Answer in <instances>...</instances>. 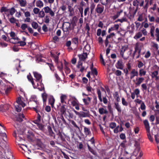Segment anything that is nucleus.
<instances>
[{
  "instance_id": "obj_3",
  "label": "nucleus",
  "mask_w": 159,
  "mask_h": 159,
  "mask_svg": "<svg viewBox=\"0 0 159 159\" xmlns=\"http://www.w3.org/2000/svg\"><path fill=\"white\" fill-rule=\"evenodd\" d=\"M14 105L16 110L17 112H20L21 110V107H24L25 106V104L21 99L20 97H18L16 102L14 103Z\"/></svg>"
},
{
  "instance_id": "obj_28",
  "label": "nucleus",
  "mask_w": 159,
  "mask_h": 159,
  "mask_svg": "<svg viewBox=\"0 0 159 159\" xmlns=\"http://www.w3.org/2000/svg\"><path fill=\"white\" fill-rule=\"evenodd\" d=\"M114 97L116 99V100L117 102H119L120 101V99L119 98V96L118 94V93L117 92H116L114 94Z\"/></svg>"
},
{
  "instance_id": "obj_21",
  "label": "nucleus",
  "mask_w": 159,
  "mask_h": 159,
  "mask_svg": "<svg viewBox=\"0 0 159 159\" xmlns=\"http://www.w3.org/2000/svg\"><path fill=\"white\" fill-rule=\"evenodd\" d=\"M158 71L157 70L154 71L152 73V78H155L156 80H157L158 79Z\"/></svg>"
},
{
  "instance_id": "obj_52",
  "label": "nucleus",
  "mask_w": 159,
  "mask_h": 159,
  "mask_svg": "<svg viewBox=\"0 0 159 159\" xmlns=\"http://www.w3.org/2000/svg\"><path fill=\"white\" fill-rule=\"evenodd\" d=\"M133 93L136 95L137 98H138V95L140 93V91L139 89H137L134 90V92Z\"/></svg>"
},
{
  "instance_id": "obj_8",
  "label": "nucleus",
  "mask_w": 159,
  "mask_h": 159,
  "mask_svg": "<svg viewBox=\"0 0 159 159\" xmlns=\"http://www.w3.org/2000/svg\"><path fill=\"white\" fill-rule=\"evenodd\" d=\"M104 10V6L102 4H98L96 7L95 11L98 13L101 14L103 12Z\"/></svg>"
},
{
  "instance_id": "obj_11",
  "label": "nucleus",
  "mask_w": 159,
  "mask_h": 159,
  "mask_svg": "<svg viewBox=\"0 0 159 159\" xmlns=\"http://www.w3.org/2000/svg\"><path fill=\"white\" fill-rule=\"evenodd\" d=\"M143 123L145 126L147 132H149L150 131V126L148 120L147 119L143 121Z\"/></svg>"
},
{
  "instance_id": "obj_56",
  "label": "nucleus",
  "mask_w": 159,
  "mask_h": 159,
  "mask_svg": "<svg viewBox=\"0 0 159 159\" xmlns=\"http://www.w3.org/2000/svg\"><path fill=\"white\" fill-rule=\"evenodd\" d=\"M17 43L20 44V46H24L26 44V43L25 42L22 41H18Z\"/></svg>"
},
{
  "instance_id": "obj_45",
  "label": "nucleus",
  "mask_w": 159,
  "mask_h": 159,
  "mask_svg": "<svg viewBox=\"0 0 159 159\" xmlns=\"http://www.w3.org/2000/svg\"><path fill=\"white\" fill-rule=\"evenodd\" d=\"M134 50H135V51H137L138 52L139 51H140V52H141V49L139 48V44L138 43H136L135 45V46L134 47Z\"/></svg>"
},
{
  "instance_id": "obj_47",
  "label": "nucleus",
  "mask_w": 159,
  "mask_h": 159,
  "mask_svg": "<svg viewBox=\"0 0 159 159\" xmlns=\"http://www.w3.org/2000/svg\"><path fill=\"white\" fill-rule=\"evenodd\" d=\"M49 16H46L44 18V22L46 23H48L49 22Z\"/></svg>"
},
{
  "instance_id": "obj_17",
  "label": "nucleus",
  "mask_w": 159,
  "mask_h": 159,
  "mask_svg": "<svg viewBox=\"0 0 159 159\" xmlns=\"http://www.w3.org/2000/svg\"><path fill=\"white\" fill-rule=\"evenodd\" d=\"M130 74V78L131 79H132L135 76L138 75V72L137 71H136L134 69L132 70Z\"/></svg>"
},
{
  "instance_id": "obj_58",
  "label": "nucleus",
  "mask_w": 159,
  "mask_h": 159,
  "mask_svg": "<svg viewBox=\"0 0 159 159\" xmlns=\"http://www.w3.org/2000/svg\"><path fill=\"white\" fill-rule=\"evenodd\" d=\"M39 9L38 8L35 7L33 9V12L35 14H37L39 13Z\"/></svg>"
},
{
  "instance_id": "obj_27",
  "label": "nucleus",
  "mask_w": 159,
  "mask_h": 159,
  "mask_svg": "<svg viewBox=\"0 0 159 159\" xmlns=\"http://www.w3.org/2000/svg\"><path fill=\"white\" fill-rule=\"evenodd\" d=\"M73 100L71 102V104L73 106H75L76 105H77L78 101L75 97H73L72 98Z\"/></svg>"
},
{
  "instance_id": "obj_40",
  "label": "nucleus",
  "mask_w": 159,
  "mask_h": 159,
  "mask_svg": "<svg viewBox=\"0 0 159 159\" xmlns=\"http://www.w3.org/2000/svg\"><path fill=\"white\" fill-rule=\"evenodd\" d=\"M125 49H124L123 50L121 51L120 52V54L122 56V57L125 60H126L128 58V57H125L124 56V54L125 52Z\"/></svg>"
},
{
  "instance_id": "obj_35",
  "label": "nucleus",
  "mask_w": 159,
  "mask_h": 159,
  "mask_svg": "<svg viewBox=\"0 0 159 159\" xmlns=\"http://www.w3.org/2000/svg\"><path fill=\"white\" fill-rule=\"evenodd\" d=\"M27 77L28 80L31 83L32 85L34 86V81L31 76L30 75H28L27 76Z\"/></svg>"
},
{
  "instance_id": "obj_34",
  "label": "nucleus",
  "mask_w": 159,
  "mask_h": 159,
  "mask_svg": "<svg viewBox=\"0 0 159 159\" xmlns=\"http://www.w3.org/2000/svg\"><path fill=\"white\" fill-rule=\"evenodd\" d=\"M45 15V12L43 10H42L39 11V17L40 18H43Z\"/></svg>"
},
{
  "instance_id": "obj_43",
  "label": "nucleus",
  "mask_w": 159,
  "mask_h": 159,
  "mask_svg": "<svg viewBox=\"0 0 159 159\" xmlns=\"http://www.w3.org/2000/svg\"><path fill=\"white\" fill-rule=\"evenodd\" d=\"M37 85H40L41 86V87H39V86L38 87V89H39V90L40 91H42L43 89H44V87L43 84L41 83L40 82H39V83H37Z\"/></svg>"
},
{
  "instance_id": "obj_7",
  "label": "nucleus",
  "mask_w": 159,
  "mask_h": 159,
  "mask_svg": "<svg viewBox=\"0 0 159 159\" xmlns=\"http://www.w3.org/2000/svg\"><path fill=\"white\" fill-rule=\"evenodd\" d=\"M43 9L44 10V12L46 13H49V15L52 17H53L54 16V12L55 11H53L48 6H47L44 7L43 8Z\"/></svg>"
},
{
  "instance_id": "obj_64",
  "label": "nucleus",
  "mask_w": 159,
  "mask_h": 159,
  "mask_svg": "<svg viewBox=\"0 0 159 159\" xmlns=\"http://www.w3.org/2000/svg\"><path fill=\"white\" fill-rule=\"evenodd\" d=\"M151 55V53L149 51H148L146 53L144 57L146 58H148Z\"/></svg>"
},
{
  "instance_id": "obj_4",
  "label": "nucleus",
  "mask_w": 159,
  "mask_h": 159,
  "mask_svg": "<svg viewBox=\"0 0 159 159\" xmlns=\"http://www.w3.org/2000/svg\"><path fill=\"white\" fill-rule=\"evenodd\" d=\"M73 111L80 119L89 116V111H88V112H84L83 111L78 112L74 109H73Z\"/></svg>"
},
{
  "instance_id": "obj_46",
  "label": "nucleus",
  "mask_w": 159,
  "mask_h": 159,
  "mask_svg": "<svg viewBox=\"0 0 159 159\" xmlns=\"http://www.w3.org/2000/svg\"><path fill=\"white\" fill-rule=\"evenodd\" d=\"M91 74L93 75H98V72L96 69L95 68H94V69H92L91 70Z\"/></svg>"
},
{
  "instance_id": "obj_25",
  "label": "nucleus",
  "mask_w": 159,
  "mask_h": 159,
  "mask_svg": "<svg viewBox=\"0 0 159 159\" xmlns=\"http://www.w3.org/2000/svg\"><path fill=\"white\" fill-rule=\"evenodd\" d=\"M84 131L85 134L86 136H87L91 134V132L90 130V129L86 127H84Z\"/></svg>"
},
{
  "instance_id": "obj_50",
  "label": "nucleus",
  "mask_w": 159,
  "mask_h": 159,
  "mask_svg": "<svg viewBox=\"0 0 159 159\" xmlns=\"http://www.w3.org/2000/svg\"><path fill=\"white\" fill-rule=\"evenodd\" d=\"M138 4L141 7L143 6L144 4V0H137Z\"/></svg>"
},
{
  "instance_id": "obj_55",
  "label": "nucleus",
  "mask_w": 159,
  "mask_h": 159,
  "mask_svg": "<svg viewBox=\"0 0 159 159\" xmlns=\"http://www.w3.org/2000/svg\"><path fill=\"white\" fill-rule=\"evenodd\" d=\"M116 126V124L115 122L111 123L110 124L109 126L110 128L113 129L115 128Z\"/></svg>"
},
{
  "instance_id": "obj_48",
  "label": "nucleus",
  "mask_w": 159,
  "mask_h": 159,
  "mask_svg": "<svg viewBox=\"0 0 159 159\" xmlns=\"http://www.w3.org/2000/svg\"><path fill=\"white\" fill-rule=\"evenodd\" d=\"M147 135L148 137V138L150 140V141L151 142H153V139L150 133V131L149 132H147Z\"/></svg>"
},
{
  "instance_id": "obj_33",
  "label": "nucleus",
  "mask_w": 159,
  "mask_h": 159,
  "mask_svg": "<svg viewBox=\"0 0 159 159\" xmlns=\"http://www.w3.org/2000/svg\"><path fill=\"white\" fill-rule=\"evenodd\" d=\"M146 73V71L144 70L143 69H140L139 70V75L140 76H144Z\"/></svg>"
},
{
  "instance_id": "obj_12",
  "label": "nucleus",
  "mask_w": 159,
  "mask_h": 159,
  "mask_svg": "<svg viewBox=\"0 0 159 159\" xmlns=\"http://www.w3.org/2000/svg\"><path fill=\"white\" fill-rule=\"evenodd\" d=\"M33 73L37 81H40L41 80H42V76L40 74L35 71L33 72Z\"/></svg>"
},
{
  "instance_id": "obj_53",
  "label": "nucleus",
  "mask_w": 159,
  "mask_h": 159,
  "mask_svg": "<svg viewBox=\"0 0 159 159\" xmlns=\"http://www.w3.org/2000/svg\"><path fill=\"white\" fill-rule=\"evenodd\" d=\"M133 5L135 7H136V9L137 10L138 8L139 5L138 4V2L137 0H134L133 2Z\"/></svg>"
},
{
  "instance_id": "obj_24",
  "label": "nucleus",
  "mask_w": 159,
  "mask_h": 159,
  "mask_svg": "<svg viewBox=\"0 0 159 159\" xmlns=\"http://www.w3.org/2000/svg\"><path fill=\"white\" fill-rule=\"evenodd\" d=\"M55 100L53 96H50L49 99V101L50 104L53 107L55 102Z\"/></svg>"
},
{
  "instance_id": "obj_61",
  "label": "nucleus",
  "mask_w": 159,
  "mask_h": 159,
  "mask_svg": "<svg viewBox=\"0 0 159 159\" xmlns=\"http://www.w3.org/2000/svg\"><path fill=\"white\" fill-rule=\"evenodd\" d=\"M9 20L11 23H16V20L14 17H12L9 19Z\"/></svg>"
},
{
  "instance_id": "obj_18",
  "label": "nucleus",
  "mask_w": 159,
  "mask_h": 159,
  "mask_svg": "<svg viewBox=\"0 0 159 159\" xmlns=\"http://www.w3.org/2000/svg\"><path fill=\"white\" fill-rule=\"evenodd\" d=\"M114 107L117 110L119 113H120L121 112V106L118 102H115L114 103Z\"/></svg>"
},
{
  "instance_id": "obj_15",
  "label": "nucleus",
  "mask_w": 159,
  "mask_h": 159,
  "mask_svg": "<svg viewBox=\"0 0 159 159\" xmlns=\"http://www.w3.org/2000/svg\"><path fill=\"white\" fill-rule=\"evenodd\" d=\"M116 66L118 69L123 70V65L121 61H118L116 65Z\"/></svg>"
},
{
  "instance_id": "obj_2",
  "label": "nucleus",
  "mask_w": 159,
  "mask_h": 159,
  "mask_svg": "<svg viewBox=\"0 0 159 159\" xmlns=\"http://www.w3.org/2000/svg\"><path fill=\"white\" fill-rule=\"evenodd\" d=\"M150 33L151 36L152 37H154L155 36L156 37V41L159 42V29L157 28L155 29L153 25L150 26Z\"/></svg>"
},
{
  "instance_id": "obj_39",
  "label": "nucleus",
  "mask_w": 159,
  "mask_h": 159,
  "mask_svg": "<svg viewBox=\"0 0 159 159\" xmlns=\"http://www.w3.org/2000/svg\"><path fill=\"white\" fill-rule=\"evenodd\" d=\"M101 2L103 5L106 6L110 2V0H101Z\"/></svg>"
},
{
  "instance_id": "obj_62",
  "label": "nucleus",
  "mask_w": 159,
  "mask_h": 159,
  "mask_svg": "<svg viewBox=\"0 0 159 159\" xmlns=\"http://www.w3.org/2000/svg\"><path fill=\"white\" fill-rule=\"evenodd\" d=\"M42 29L45 32L47 31L48 30L47 27L45 24H44L43 26Z\"/></svg>"
},
{
  "instance_id": "obj_14",
  "label": "nucleus",
  "mask_w": 159,
  "mask_h": 159,
  "mask_svg": "<svg viewBox=\"0 0 159 159\" xmlns=\"http://www.w3.org/2000/svg\"><path fill=\"white\" fill-rule=\"evenodd\" d=\"M91 98L89 97L84 98L83 99V101L85 105L88 106L91 102Z\"/></svg>"
},
{
  "instance_id": "obj_38",
  "label": "nucleus",
  "mask_w": 159,
  "mask_h": 159,
  "mask_svg": "<svg viewBox=\"0 0 159 159\" xmlns=\"http://www.w3.org/2000/svg\"><path fill=\"white\" fill-rule=\"evenodd\" d=\"M31 25L32 27L35 29H37L38 27V23L34 21H33Z\"/></svg>"
},
{
  "instance_id": "obj_20",
  "label": "nucleus",
  "mask_w": 159,
  "mask_h": 159,
  "mask_svg": "<svg viewBox=\"0 0 159 159\" xmlns=\"http://www.w3.org/2000/svg\"><path fill=\"white\" fill-rule=\"evenodd\" d=\"M144 79L143 77H140L137 78L136 79L137 82L135 83V84L137 85H139L144 81Z\"/></svg>"
},
{
  "instance_id": "obj_29",
  "label": "nucleus",
  "mask_w": 159,
  "mask_h": 159,
  "mask_svg": "<svg viewBox=\"0 0 159 159\" xmlns=\"http://www.w3.org/2000/svg\"><path fill=\"white\" fill-rule=\"evenodd\" d=\"M151 43L152 47L156 50H157L159 48L158 44L154 42H152Z\"/></svg>"
},
{
  "instance_id": "obj_5",
  "label": "nucleus",
  "mask_w": 159,
  "mask_h": 159,
  "mask_svg": "<svg viewBox=\"0 0 159 159\" xmlns=\"http://www.w3.org/2000/svg\"><path fill=\"white\" fill-rule=\"evenodd\" d=\"M63 30L64 33L68 34L71 30L70 24L68 22H64L63 25Z\"/></svg>"
},
{
  "instance_id": "obj_30",
  "label": "nucleus",
  "mask_w": 159,
  "mask_h": 159,
  "mask_svg": "<svg viewBox=\"0 0 159 159\" xmlns=\"http://www.w3.org/2000/svg\"><path fill=\"white\" fill-rule=\"evenodd\" d=\"M47 96V94L45 93H43L42 94V97L43 98V100L44 103L46 102Z\"/></svg>"
},
{
  "instance_id": "obj_31",
  "label": "nucleus",
  "mask_w": 159,
  "mask_h": 159,
  "mask_svg": "<svg viewBox=\"0 0 159 159\" xmlns=\"http://www.w3.org/2000/svg\"><path fill=\"white\" fill-rule=\"evenodd\" d=\"M95 7V4L94 3H92L90 6V13L92 14Z\"/></svg>"
},
{
  "instance_id": "obj_23",
  "label": "nucleus",
  "mask_w": 159,
  "mask_h": 159,
  "mask_svg": "<svg viewBox=\"0 0 159 159\" xmlns=\"http://www.w3.org/2000/svg\"><path fill=\"white\" fill-rule=\"evenodd\" d=\"M57 64V67L59 70L61 72H63V66L62 63L61 62H58Z\"/></svg>"
},
{
  "instance_id": "obj_41",
  "label": "nucleus",
  "mask_w": 159,
  "mask_h": 159,
  "mask_svg": "<svg viewBox=\"0 0 159 159\" xmlns=\"http://www.w3.org/2000/svg\"><path fill=\"white\" fill-rule=\"evenodd\" d=\"M16 11V10L14 7H12L9 10L10 14L11 15H13Z\"/></svg>"
},
{
  "instance_id": "obj_37",
  "label": "nucleus",
  "mask_w": 159,
  "mask_h": 159,
  "mask_svg": "<svg viewBox=\"0 0 159 159\" xmlns=\"http://www.w3.org/2000/svg\"><path fill=\"white\" fill-rule=\"evenodd\" d=\"M121 101L122 104L125 106H127L128 103V102L126 101L125 99L124 98H122L121 99Z\"/></svg>"
},
{
  "instance_id": "obj_60",
  "label": "nucleus",
  "mask_w": 159,
  "mask_h": 159,
  "mask_svg": "<svg viewBox=\"0 0 159 159\" xmlns=\"http://www.w3.org/2000/svg\"><path fill=\"white\" fill-rule=\"evenodd\" d=\"M121 71L120 70H117L115 72V75L117 76H120L121 75Z\"/></svg>"
},
{
  "instance_id": "obj_51",
  "label": "nucleus",
  "mask_w": 159,
  "mask_h": 159,
  "mask_svg": "<svg viewBox=\"0 0 159 159\" xmlns=\"http://www.w3.org/2000/svg\"><path fill=\"white\" fill-rule=\"evenodd\" d=\"M8 11H9V10L6 7H2L1 8V12H8Z\"/></svg>"
},
{
  "instance_id": "obj_59",
  "label": "nucleus",
  "mask_w": 159,
  "mask_h": 159,
  "mask_svg": "<svg viewBox=\"0 0 159 159\" xmlns=\"http://www.w3.org/2000/svg\"><path fill=\"white\" fill-rule=\"evenodd\" d=\"M71 124L75 127L77 128L78 129H80L79 127L76 125V123L73 120H72L71 121Z\"/></svg>"
},
{
  "instance_id": "obj_16",
  "label": "nucleus",
  "mask_w": 159,
  "mask_h": 159,
  "mask_svg": "<svg viewBox=\"0 0 159 159\" xmlns=\"http://www.w3.org/2000/svg\"><path fill=\"white\" fill-rule=\"evenodd\" d=\"M60 98L61 103H65V104L66 103V102L65 101L67 98V96L66 95L61 94Z\"/></svg>"
},
{
  "instance_id": "obj_32",
  "label": "nucleus",
  "mask_w": 159,
  "mask_h": 159,
  "mask_svg": "<svg viewBox=\"0 0 159 159\" xmlns=\"http://www.w3.org/2000/svg\"><path fill=\"white\" fill-rule=\"evenodd\" d=\"M142 36V33L141 32H139L137 33L134 37V38L136 39H138L141 37Z\"/></svg>"
},
{
  "instance_id": "obj_1",
  "label": "nucleus",
  "mask_w": 159,
  "mask_h": 159,
  "mask_svg": "<svg viewBox=\"0 0 159 159\" xmlns=\"http://www.w3.org/2000/svg\"><path fill=\"white\" fill-rule=\"evenodd\" d=\"M28 104L31 106L37 113L38 112V110L40 109L39 105L38 102L37 97L33 95L31 96L28 102Z\"/></svg>"
},
{
  "instance_id": "obj_22",
  "label": "nucleus",
  "mask_w": 159,
  "mask_h": 159,
  "mask_svg": "<svg viewBox=\"0 0 159 159\" xmlns=\"http://www.w3.org/2000/svg\"><path fill=\"white\" fill-rule=\"evenodd\" d=\"M36 6L39 8H41L43 6V2L40 0H38L36 2Z\"/></svg>"
},
{
  "instance_id": "obj_10",
  "label": "nucleus",
  "mask_w": 159,
  "mask_h": 159,
  "mask_svg": "<svg viewBox=\"0 0 159 159\" xmlns=\"http://www.w3.org/2000/svg\"><path fill=\"white\" fill-rule=\"evenodd\" d=\"M121 24L119 25L118 24H114L113 26L109 28L108 30V33H110L111 31L116 30L117 31L118 30L120 25Z\"/></svg>"
},
{
  "instance_id": "obj_26",
  "label": "nucleus",
  "mask_w": 159,
  "mask_h": 159,
  "mask_svg": "<svg viewBox=\"0 0 159 159\" xmlns=\"http://www.w3.org/2000/svg\"><path fill=\"white\" fill-rule=\"evenodd\" d=\"M65 105H62L61 107L59 109V110L62 115L64 114L66 112V109L65 108Z\"/></svg>"
},
{
  "instance_id": "obj_19",
  "label": "nucleus",
  "mask_w": 159,
  "mask_h": 159,
  "mask_svg": "<svg viewBox=\"0 0 159 159\" xmlns=\"http://www.w3.org/2000/svg\"><path fill=\"white\" fill-rule=\"evenodd\" d=\"M98 111L99 113L102 115L104 114H107L108 113V111L106 109L103 108H100L98 109Z\"/></svg>"
},
{
  "instance_id": "obj_36",
  "label": "nucleus",
  "mask_w": 159,
  "mask_h": 159,
  "mask_svg": "<svg viewBox=\"0 0 159 159\" xmlns=\"http://www.w3.org/2000/svg\"><path fill=\"white\" fill-rule=\"evenodd\" d=\"M20 5L21 7H25L26 5V2L24 0H18Z\"/></svg>"
},
{
  "instance_id": "obj_42",
  "label": "nucleus",
  "mask_w": 159,
  "mask_h": 159,
  "mask_svg": "<svg viewBox=\"0 0 159 159\" xmlns=\"http://www.w3.org/2000/svg\"><path fill=\"white\" fill-rule=\"evenodd\" d=\"M72 43H74L76 46L78 44V38H74L72 39Z\"/></svg>"
},
{
  "instance_id": "obj_9",
  "label": "nucleus",
  "mask_w": 159,
  "mask_h": 159,
  "mask_svg": "<svg viewBox=\"0 0 159 159\" xmlns=\"http://www.w3.org/2000/svg\"><path fill=\"white\" fill-rule=\"evenodd\" d=\"M25 118V116L23 113H19L15 118V120L17 121L20 122L23 121V118Z\"/></svg>"
},
{
  "instance_id": "obj_44",
  "label": "nucleus",
  "mask_w": 159,
  "mask_h": 159,
  "mask_svg": "<svg viewBox=\"0 0 159 159\" xmlns=\"http://www.w3.org/2000/svg\"><path fill=\"white\" fill-rule=\"evenodd\" d=\"M29 26L26 24H23L21 25V28L23 30H25L26 29H28Z\"/></svg>"
},
{
  "instance_id": "obj_54",
  "label": "nucleus",
  "mask_w": 159,
  "mask_h": 159,
  "mask_svg": "<svg viewBox=\"0 0 159 159\" xmlns=\"http://www.w3.org/2000/svg\"><path fill=\"white\" fill-rule=\"evenodd\" d=\"M148 18L149 19V20L150 22H154L155 21V18L153 16H151L150 15H149L148 16Z\"/></svg>"
},
{
  "instance_id": "obj_63",
  "label": "nucleus",
  "mask_w": 159,
  "mask_h": 159,
  "mask_svg": "<svg viewBox=\"0 0 159 159\" xmlns=\"http://www.w3.org/2000/svg\"><path fill=\"white\" fill-rule=\"evenodd\" d=\"M140 108L142 110H144L145 109L146 106L143 102H142L141 104Z\"/></svg>"
},
{
  "instance_id": "obj_13",
  "label": "nucleus",
  "mask_w": 159,
  "mask_h": 159,
  "mask_svg": "<svg viewBox=\"0 0 159 159\" xmlns=\"http://www.w3.org/2000/svg\"><path fill=\"white\" fill-rule=\"evenodd\" d=\"M78 56L80 60L84 61L87 58V54L86 52H84L82 54L78 55Z\"/></svg>"
},
{
  "instance_id": "obj_6",
  "label": "nucleus",
  "mask_w": 159,
  "mask_h": 159,
  "mask_svg": "<svg viewBox=\"0 0 159 159\" xmlns=\"http://www.w3.org/2000/svg\"><path fill=\"white\" fill-rule=\"evenodd\" d=\"M97 93L98 95V98L101 102H102L103 101V103L105 104H106L107 103L108 100L106 97H104L103 98V100L102 98V94L101 91L100 89H97Z\"/></svg>"
},
{
  "instance_id": "obj_57",
  "label": "nucleus",
  "mask_w": 159,
  "mask_h": 159,
  "mask_svg": "<svg viewBox=\"0 0 159 159\" xmlns=\"http://www.w3.org/2000/svg\"><path fill=\"white\" fill-rule=\"evenodd\" d=\"M87 147L89 151L90 152H91L92 154L94 155V150L90 147L89 146V145L88 144H87Z\"/></svg>"
},
{
  "instance_id": "obj_49",
  "label": "nucleus",
  "mask_w": 159,
  "mask_h": 159,
  "mask_svg": "<svg viewBox=\"0 0 159 159\" xmlns=\"http://www.w3.org/2000/svg\"><path fill=\"white\" fill-rule=\"evenodd\" d=\"M47 64L48 65L50 70L52 71H54V67L52 63H47Z\"/></svg>"
}]
</instances>
